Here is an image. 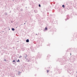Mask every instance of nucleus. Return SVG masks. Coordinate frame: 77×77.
<instances>
[{"instance_id": "1", "label": "nucleus", "mask_w": 77, "mask_h": 77, "mask_svg": "<svg viewBox=\"0 0 77 77\" xmlns=\"http://www.w3.org/2000/svg\"><path fill=\"white\" fill-rule=\"evenodd\" d=\"M29 42V39H27L26 40V42Z\"/></svg>"}, {"instance_id": "2", "label": "nucleus", "mask_w": 77, "mask_h": 77, "mask_svg": "<svg viewBox=\"0 0 77 77\" xmlns=\"http://www.w3.org/2000/svg\"><path fill=\"white\" fill-rule=\"evenodd\" d=\"M12 30H13V31H14V30H15V29H14V28H12Z\"/></svg>"}, {"instance_id": "3", "label": "nucleus", "mask_w": 77, "mask_h": 77, "mask_svg": "<svg viewBox=\"0 0 77 77\" xmlns=\"http://www.w3.org/2000/svg\"><path fill=\"white\" fill-rule=\"evenodd\" d=\"M47 29H48V28L47 27H45V30H47Z\"/></svg>"}, {"instance_id": "4", "label": "nucleus", "mask_w": 77, "mask_h": 77, "mask_svg": "<svg viewBox=\"0 0 77 77\" xmlns=\"http://www.w3.org/2000/svg\"><path fill=\"white\" fill-rule=\"evenodd\" d=\"M62 7L63 8H65V5H62Z\"/></svg>"}, {"instance_id": "5", "label": "nucleus", "mask_w": 77, "mask_h": 77, "mask_svg": "<svg viewBox=\"0 0 77 77\" xmlns=\"http://www.w3.org/2000/svg\"><path fill=\"white\" fill-rule=\"evenodd\" d=\"M20 62V60H18L17 61V62Z\"/></svg>"}, {"instance_id": "6", "label": "nucleus", "mask_w": 77, "mask_h": 77, "mask_svg": "<svg viewBox=\"0 0 77 77\" xmlns=\"http://www.w3.org/2000/svg\"><path fill=\"white\" fill-rule=\"evenodd\" d=\"M39 7H41V5H39Z\"/></svg>"}, {"instance_id": "7", "label": "nucleus", "mask_w": 77, "mask_h": 77, "mask_svg": "<svg viewBox=\"0 0 77 77\" xmlns=\"http://www.w3.org/2000/svg\"><path fill=\"white\" fill-rule=\"evenodd\" d=\"M15 60H14L13 61V62H15Z\"/></svg>"}, {"instance_id": "8", "label": "nucleus", "mask_w": 77, "mask_h": 77, "mask_svg": "<svg viewBox=\"0 0 77 77\" xmlns=\"http://www.w3.org/2000/svg\"><path fill=\"white\" fill-rule=\"evenodd\" d=\"M47 72H48V71H49L48 70H47Z\"/></svg>"}]
</instances>
